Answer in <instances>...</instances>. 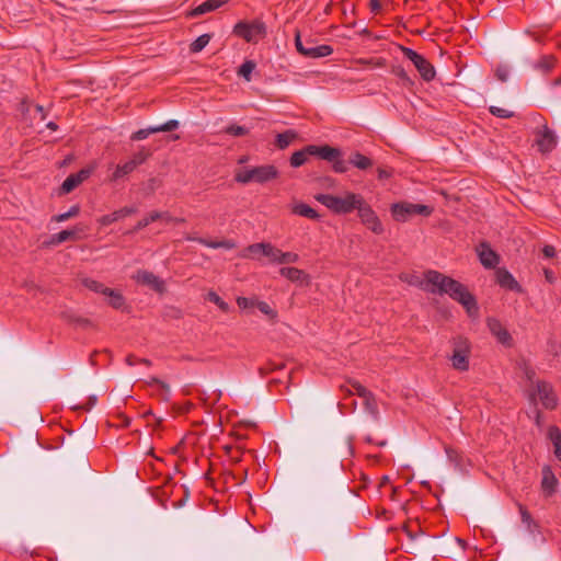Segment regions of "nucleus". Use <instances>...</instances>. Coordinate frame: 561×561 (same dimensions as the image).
I'll list each match as a JSON object with an SVG mask.
<instances>
[{
	"instance_id": "nucleus-1",
	"label": "nucleus",
	"mask_w": 561,
	"mask_h": 561,
	"mask_svg": "<svg viewBox=\"0 0 561 561\" xmlns=\"http://www.w3.org/2000/svg\"><path fill=\"white\" fill-rule=\"evenodd\" d=\"M420 287L432 294L448 295L451 299L463 306L470 318L478 317L479 308L473 295L458 280L437 271L430 270L424 274V283Z\"/></svg>"
},
{
	"instance_id": "nucleus-2",
	"label": "nucleus",
	"mask_w": 561,
	"mask_h": 561,
	"mask_svg": "<svg viewBox=\"0 0 561 561\" xmlns=\"http://www.w3.org/2000/svg\"><path fill=\"white\" fill-rule=\"evenodd\" d=\"M314 198L332 213L346 215L352 213L354 209H357V207L362 205L360 202L364 197L357 193L345 192L343 196L317 194Z\"/></svg>"
},
{
	"instance_id": "nucleus-3",
	"label": "nucleus",
	"mask_w": 561,
	"mask_h": 561,
	"mask_svg": "<svg viewBox=\"0 0 561 561\" xmlns=\"http://www.w3.org/2000/svg\"><path fill=\"white\" fill-rule=\"evenodd\" d=\"M278 176V171L274 165L266 164L255 168H245L236 173L234 180L241 184L251 182L264 184Z\"/></svg>"
},
{
	"instance_id": "nucleus-4",
	"label": "nucleus",
	"mask_w": 561,
	"mask_h": 561,
	"mask_svg": "<svg viewBox=\"0 0 561 561\" xmlns=\"http://www.w3.org/2000/svg\"><path fill=\"white\" fill-rule=\"evenodd\" d=\"M150 157V152L141 149L138 152L134 153L133 157L124 162L118 163L113 173L110 176L111 182H118L119 180H123L127 178L130 173H133L137 167L141 165L147 161V159Z\"/></svg>"
},
{
	"instance_id": "nucleus-5",
	"label": "nucleus",
	"mask_w": 561,
	"mask_h": 561,
	"mask_svg": "<svg viewBox=\"0 0 561 561\" xmlns=\"http://www.w3.org/2000/svg\"><path fill=\"white\" fill-rule=\"evenodd\" d=\"M454 350L450 356L451 366L459 371L469 369L470 343L465 337H457L453 342Z\"/></svg>"
},
{
	"instance_id": "nucleus-6",
	"label": "nucleus",
	"mask_w": 561,
	"mask_h": 561,
	"mask_svg": "<svg viewBox=\"0 0 561 561\" xmlns=\"http://www.w3.org/2000/svg\"><path fill=\"white\" fill-rule=\"evenodd\" d=\"M233 33L247 42H254L266 35V25L259 20L252 21L251 23L241 21L234 25Z\"/></svg>"
},
{
	"instance_id": "nucleus-7",
	"label": "nucleus",
	"mask_w": 561,
	"mask_h": 561,
	"mask_svg": "<svg viewBox=\"0 0 561 561\" xmlns=\"http://www.w3.org/2000/svg\"><path fill=\"white\" fill-rule=\"evenodd\" d=\"M392 217L397 221H407L413 215L430 216L432 208L426 205L411 204V203H397L391 206Z\"/></svg>"
},
{
	"instance_id": "nucleus-8",
	"label": "nucleus",
	"mask_w": 561,
	"mask_h": 561,
	"mask_svg": "<svg viewBox=\"0 0 561 561\" xmlns=\"http://www.w3.org/2000/svg\"><path fill=\"white\" fill-rule=\"evenodd\" d=\"M402 51L412 61L423 80L432 81L435 78V68L425 57L408 47H402Z\"/></svg>"
},
{
	"instance_id": "nucleus-9",
	"label": "nucleus",
	"mask_w": 561,
	"mask_h": 561,
	"mask_svg": "<svg viewBox=\"0 0 561 561\" xmlns=\"http://www.w3.org/2000/svg\"><path fill=\"white\" fill-rule=\"evenodd\" d=\"M360 204L362 205L357 207V211L362 224L365 225L374 233L381 234L383 232V226L375 210L366 203L364 198L362 199Z\"/></svg>"
},
{
	"instance_id": "nucleus-10",
	"label": "nucleus",
	"mask_w": 561,
	"mask_h": 561,
	"mask_svg": "<svg viewBox=\"0 0 561 561\" xmlns=\"http://www.w3.org/2000/svg\"><path fill=\"white\" fill-rule=\"evenodd\" d=\"M536 399L540 401L543 408L549 410H553L558 404L552 387L545 381H538L535 390L530 393V400L535 401Z\"/></svg>"
},
{
	"instance_id": "nucleus-11",
	"label": "nucleus",
	"mask_w": 561,
	"mask_h": 561,
	"mask_svg": "<svg viewBox=\"0 0 561 561\" xmlns=\"http://www.w3.org/2000/svg\"><path fill=\"white\" fill-rule=\"evenodd\" d=\"M536 144L539 151L542 153L551 152L557 147V136L547 124H543L541 128L536 131Z\"/></svg>"
},
{
	"instance_id": "nucleus-12",
	"label": "nucleus",
	"mask_w": 561,
	"mask_h": 561,
	"mask_svg": "<svg viewBox=\"0 0 561 561\" xmlns=\"http://www.w3.org/2000/svg\"><path fill=\"white\" fill-rule=\"evenodd\" d=\"M295 45H296L297 50L301 55H304L306 57H310V58L325 57V56L331 55L333 51V48L330 45H319V46L304 45L299 32L296 33Z\"/></svg>"
},
{
	"instance_id": "nucleus-13",
	"label": "nucleus",
	"mask_w": 561,
	"mask_h": 561,
	"mask_svg": "<svg viewBox=\"0 0 561 561\" xmlns=\"http://www.w3.org/2000/svg\"><path fill=\"white\" fill-rule=\"evenodd\" d=\"M133 278L137 283L146 285L159 294H162L165 290L164 282L149 271H146V270L137 271V273L133 276Z\"/></svg>"
},
{
	"instance_id": "nucleus-14",
	"label": "nucleus",
	"mask_w": 561,
	"mask_h": 561,
	"mask_svg": "<svg viewBox=\"0 0 561 561\" xmlns=\"http://www.w3.org/2000/svg\"><path fill=\"white\" fill-rule=\"evenodd\" d=\"M179 125H180L179 121L170 119V121L165 122L164 124L137 130L136 133H134L131 135V139L133 140H142V139H146L150 134L174 130L179 127Z\"/></svg>"
},
{
	"instance_id": "nucleus-15",
	"label": "nucleus",
	"mask_w": 561,
	"mask_h": 561,
	"mask_svg": "<svg viewBox=\"0 0 561 561\" xmlns=\"http://www.w3.org/2000/svg\"><path fill=\"white\" fill-rule=\"evenodd\" d=\"M477 253L481 264L485 268H493L500 262V256L485 242L479 244V247L477 248Z\"/></svg>"
},
{
	"instance_id": "nucleus-16",
	"label": "nucleus",
	"mask_w": 561,
	"mask_h": 561,
	"mask_svg": "<svg viewBox=\"0 0 561 561\" xmlns=\"http://www.w3.org/2000/svg\"><path fill=\"white\" fill-rule=\"evenodd\" d=\"M91 174V170L82 169L78 173L70 174L61 184L60 193L68 194L79 186Z\"/></svg>"
},
{
	"instance_id": "nucleus-17",
	"label": "nucleus",
	"mask_w": 561,
	"mask_h": 561,
	"mask_svg": "<svg viewBox=\"0 0 561 561\" xmlns=\"http://www.w3.org/2000/svg\"><path fill=\"white\" fill-rule=\"evenodd\" d=\"M307 150L309 151V154L311 156H318L323 160H327L329 162H333L336 160V158H340L342 156L340 149L330 147L328 145L325 146H307Z\"/></svg>"
},
{
	"instance_id": "nucleus-18",
	"label": "nucleus",
	"mask_w": 561,
	"mask_h": 561,
	"mask_svg": "<svg viewBox=\"0 0 561 561\" xmlns=\"http://www.w3.org/2000/svg\"><path fill=\"white\" fill-rule=\"evenodd\" d=\"M497 284L506 289L522 293V286L506 268H497L495 272Z\"/></svg>"
},
{
	"instance_id": "nucleus-19",
	"label": "nucleus",
	"mask_w": 561,
	"mask_h": 561,
	"mask_svg": "<svg viewBox=\"0 0 561 561\" xmlns=\"http://www.w3.org/2000/svg\"><path fill=\"white\" fill-rule=\"evenodd\" d=\"M279 274L290 282L300 284V285H309L310 284V276L304 272L302 270H299L297 267H282L279 270Z\"/></svg>"
},
{
	"instance_id": "nucleus-20",
	"label": "nucleus",
	"mask_w": 561,
	"mask_h": 561,
	"mask_svg": "<svg viewBox=\"0 0 561 561\" xmlns=\"http://www.w3.org/2000/svg\"><path fill=\"white\" fill-rule=\"evenodd\" d=\"M488 328L491 333L496 336L497 341L502 344L508 345L512 337L507 330L496 319H488Z\"/></svg>"
},
{
	"instance_id": "nucleus-21",
	"label": "nucleus",
	"mask_w": 561,
	"mask_h": 561,
	"mask_svg": "<svg viewBox=\"0 0 561 561\" xmlns=\"http://www.w3.org/2000/svg\"><path fill=\"white\" fill-rule=\"evenodd\" d=\"M558 480L549 466L542 469L541 488L546 495H551L556 492Z\"/></svg>"
},
{
	"instance_id": "nucleus-22",
	"label": "nucleus",
	"mask_w": 561,
	"mask_h": 561,
	"mask_svg": "<svg viewBox=\"0 0 561 561\" xmlns=\"http://www.w3.org/2000/svg\"><path fill=\"white\" fill-rule=\"evenodd\" d=\"M137 211V209L135 207H123L118 210H115L113 211L112 214H107V215H104L102 216L100 219H99V222L102 225V226H108L124 217H127V216H130L133 214H135Z\"/></svg>"
},
{
	"instance_id": "nucleus-23",
	"label": "nucleus",
	"mask_w": 561,
	"mask_h": 561,
	"mask_svg": "<svg viewBox=\"0 0 561 561\" xmlns=\"http://www.w3.org/2000/svg\"><path fill=\"white\" fill-rule=\"evenodd\" d=\"M229 0H206L196 8H194L188 15L190 16H198L211 11H215L226 4Z\"/></svg>"
},
{
	"instance_id": "nucleus-24",
	"label": "nucleus",
	"mask_w": 561,
	"mask_h": 561,
	"mask_svg": "<svg viewBox=\"0 0 561 561\" xmlns=\"http://www.w3.org/2000/svg\"><path fill=\"white\" fill-rule=\"evenodd\" d=\"M186 240L197 241L198 243H201V244H203V245H205L207 248H211V249L222 248V249L230 250V249H233L236 247L234 242L231 241V240L209 241V240H206V239H203V238H193V236L186 237Z\"/></svg>"
},
{
	"instance_id": "nucleus-25",
	"label": "nucleus",
	"mask_w": 561,
	"mask_h": 561,
	"mask_svg": "<svg viewBox=\"0 0 561 561\" xmlns=\"http://www.w3.org/2000/svg\"><path fill=\"white\" fill-rule=\"evenodd\" d=\"M291 213L314 220L320 218V215L317 213V210L305 203L294 204L291 206Z\"/></svg>"
},
{
	"instance_id": "nucleus-26",
	"label": "nucleus",
	"mask_w": 561,
	"mask_h": 561,
	"mask_svg": "<svg viewBox=\"0 0 561 561\" xmlns=\"http://www.w3.org/2000/svg\"><path fill=\"white\" fill-rule=\"evenodd\" d=\"M548 437L551 440L556 457L561 461V431L552 425L548 428Z\"/></svg>"
},
{
	"instance_id": "nucleus-27",
	"label": "nucleus",
	"mask_w": 561,
	"mask_h": 561,
	"mask_svg": "<svg viewBox=\"0 0 561 561\" xmlns=\"http://www.w3.org/2000/svg\"><path fill=\"white\" fill-rule=\"evenodd\" d=\"M350 163L359 170H367L373 167V160L360 152L352 153Z\"/></svg>"
},
{
	"instance_id": "nucleus-28",
	"label": "nucleus",
	"mask_w": 561,
	"mask_h": 561,
	"mask_svg": "<svg viewBox=\"0 0 561 561\" xmlns=\"http://www.w3.org/2000/svg\"><path fill=\"white\" fill-rule=\"evenodd\" d=\"M78 232H79L78 229L62 230V231H60L58 233L53 234L50 240L47 242V244H49V245L60 244L62 242H66L69 239L76 238V234Z\"/></svg>"
},
{
	"instance_id": "nucleus-29",
	"label": "nucleus",
	"mask_w": 561,
	"mask_h": 561,
	"mask_svg": "<svg viewBox=\"0 0 561 561\" xmlns=\"http://www.w3.org/2000/svg\"><path fill=\"white\" fill-rule=\"evenodd\" d=\"M104 296L107 297L108 305L115 309L122 308L125 304V299L118 290L107 287L106 290L104 291Z\"/></svg>"
},
{
	"instance_id": "nucleus-30",
	"label": "nucleus",
	"mask_w": 561,
	"mask_h": 561,
	"mask_svg": "<svg viewBox=\"0 0 561 561\" xmlns=\"http://www.w3.org/2000/svg\"><path fill=\"white\" fill-rule=\"evenodd\" d=\"M297 137V134L294 131V130H286L282 134H278L276 136V146L279 148V149H285L287 148L293 141L294 139Z\"/></svg>"
},
{
	"instance_id": "nucleus-31",
	"label": "nucleus",
	"mask_w": 561,
	"mask_h": 561,
	"mask_svg": "<svg viewBox=\"0 0 561 561\" xmlns=\"http://www.w3.org/2000/svg\"><path fill=\"white\" fill-rule=\"evenodd\" d=\"M164 216H165V214H162L161 211H151L147 217L142 218L141 220H139L137 222V225L134 227L131 232L141 230L145 227H147L149 224H151L156 220H159L160 218H163Z\"/></svg>"
},
{
	"instance_id": "nucleus-32",
	"label": "nucleus",
	"mask_w": 561,
	"mask_h": 561,
	"mask_svg": "<svg viewBox=\"0 0 561 561\" xmlns=\"http://www.w3.org/2000/svg\"><path fill=\"white\" fill-rule=\"evenodd\" d=\"M81 284L84 288L91 290V291H94V293H100L102 295H104V291L106 290V286H104L102 283L93 279V278H90V277H84L81 279Z\"/></svg>"
},
{
	"instance_id": "nucleus-33",
	"label": "nucleus",
	"mask_w": 561,
	"mask_h": 561,
	"mask_svg": "<svg viewBox=\"0 0 561 561\" xmlns=\"http://www.w3.org/2000/svg\"><path fill=\"white\" fill-rule=\"evenodd\" d=\"M211 36L209 34H203L198 36L191 45L190 50L193 54L202 51L209 43Z\"/></svg>"
},
{
	"instance_id": "nucleus-34",
	"label": "nucleus",
	"mask_w": 561,
	"mask_h": 561,
	"mask_svg": "<svg viewBox=\"0 0 561 561\" xmlns=\"http://www.w3.org/2000/svg\"><path fill=\"white\" fill-rule=\"evenodd\" d=\"M262 248L265 250L264 256L268 257L271 263L280 264L282 250L271 243Z\"/></svg>"
},
{
	"instance_id": "nucleus-35",
	"label": "nucleus",
	"mask_w": 561,
	"mask_h": 561,
	"mask_svg": "<svg viewBox=\"0 0 561 561\" xmlns=\"http://www.w3.org/2000/svg\"><path fill=\"white\" fill-rule=\"evenodd\" d=\"M310 156L307 147L302 150L296 151L290 157V165L298 168L307 161V157Z\"/></svg>"
},
{
	"instance_id": "nucleus-36",
	"label": "nucleus",
	"mask_w": 561,
	"mask_h": 561,
	"mask_svg": "<svg viewBox=\"0 0 561 561\" xmlns=\"http://www.w3.org/2000/svg\"><path fill=\"white\" fill-rule=\"evenodd\" d=\"M206 299L215 304L224 312H228L230 310V306L224 301L214 290H209L207 293Z\"/></svg>"
},
{
	"instance_id": "nucleus-37",
	"label": "nucleus",
	"mask_w": 561,
	"mask_h": 561,
	"mask_svg": "<svg viewBox=\"0 0 561 561\" xmlns=\"http://www.w3.org/2000/svg\"><path fill=\"white\" fill-rule=\"evenodd\" d=\"M255 64L252 60H247L240 66L238 75L243 77L247 81H250L251 73L253 72Z\"/></svg>"
},
{
	"instance_id": "nucleus-38",
	"label": "nucleus",
	"mask_w": 561,
	"mask_h": 561,
	"mask_svg": "<svg viewBox=\"0 0 561 561\" xmlns=\"http://www.w3.org/2000/svg\"><path fill=\"white\" fill-rule=\"evenodd\" d=\"M80 211V208L78 205H73L70 207V209L66 213L56 215L53 217V220L56 222H62L65 220H68L69 218L76 217Z\"/></svg>"
},
{
	"instance_id": "nucleus-39",
	"label": "nucleus",
	"mask_w": 561,
	"mask_h": 561,
	"mask_svg": "<svg viewBox=\"0 0 561 561\" xmlns=\"http://www.w3.org/2000/svg\"><path fill=\"white\" fill-rule=\"evenodd\" d=\"M256 308L271 320H275L277 318V312L265 301H256Z\"/></svg>"
},
{
	"instance_id": "nucleus-40",
	"label": "nucleus",
	"mask_w": 561,
	"mask_h": 561,
	"mask_svg": "<svg viewBox=\"0 0 561 561\" xmlns=\"http://www.w3.org/2000/svg\"><path fill=\"white\" fill-rule=\"evenodd\" d=\"M225 133L234 137H241L248 135L249 129L243 126L232 124L225 128Z\"/></svg>"
},
{
	"instance_id": "nucleus-41",
	"label": "nucleus",
	"mask_w": 561,
	"mask_h": 561,
	"mask_svg": "<svg viewBox=\"0 0 561 561\" xmlns=\"http://www.w3.org/2000/svg\"><path fill=\"white\" fill-rule=\"evenodd\" d=\"M365 400V405L367 411L374 416L378 413L377 402L374 394L370 392L367 397L363 398Z\"/></svg>"
},
{
	"instance_id": "nucleus-42",
	"label": "nucleus",
	"mask_w": 561,
	"mask_h": 561,
	"mask_svg": "<svg viewBox=\"0 0 561 561\" xmlns=\"http://www.w3.org/2000/svg\"><path fill=\"white\" fill-rule=\"evenodd\" d=\"M490 113L500 118H510L514 115V113L507 108L499 107V106H490Z\"/></svg>"
},
{
	"instance_id": "nucleus-43",
	"label": "nucleus",
	"mask_w": 561,
	"mask_h": 561,
	"mask_svg": "<svg viewBox=\"0 0 561 561\" xmlns=\"http://www.w3.org/2000/svg\"><path fill=\"white\" fill-rule=\"evenodd\" d=\"M522 522L527 526L528 530L531 531V526L535 525L531 515L522 504H518Z\"/></svg>"
},
{
	"instance_id": "nucleus-44",
	"label": "nucleus",
	"mask_w": 561,
	"mask_h": 561,
	"mask_svg": "<svg viewBox=\"0 0 561 561\" xmlns=\"http://www.w3.org/2000/svg\"><path fill=\"white\" fill-rule=\"evenodd\" d=\"M256 301H259V300L254 299V298H248V297H238L237 298V305L241 309H248V308L256 307Z\"/></svg>"
},
{
	"instance_id": "nucleus-45",
	"label": "nucleus",
	"mask_w": 561,
	"mask_h": 561,
	"mask_svg": "<svg viewBox=\"0 0 561 561\" xmlns=\"http://www.w3.org/2000/svg\"><path fill=\"white\" fill-rule=\"evenodd\" d=\"M332 168L336 173H345L348 170L346 161L341 157L332 162Z\"/></svg>"
},
{
	"instance_id": "nucleus-46",
	"label": "nucleus",
	"mask_w": 561,
	"mask_h": 561,
	"mask_svg": "<svg viewBox=\"0 0 561 561\" xmlns=\"http://www.w3.org/2000/svg\"><path fill=\"white\" fill-rule=\"evenodd\" d=\"M351 387L353 388V393H356L357 396L365 398L367 397L370 391L367 390L364 386H362L357 381H351Z\"/></svg>"
},
{
	"instance_id": "nucleus-47",
	"label": "nucleus",
	"mask_w": 561,
	"mask_h": 561,
	"mask_svg": "<svg viewBox=\"0 0 561 561\" xmlns=\"http://www.w3.org/2000/svg\"><path fill=\"white\" fill-rule=\"evenodd\" d=\"M299 260V255L294 252H283L280 255V264L296 263Z\"/></svg>"
},
{
	"instance_id": "nucleus-48",
	"label": "nucleus",
	"mask_w": 561,
	"mask_h": 561,
	"mask_svg": "<svg viewBox=\"0 0 561 561\" xmlns=\"http://www.w3.org/2000/svg\"><path fill=\"white\" fill-rule=\"evenodd\" d=\"M267 243L265 242H260V243H254V244H251L249 245L247 249H245V252L250 253V254H263L265 253V250L261 247H266Z\"/></svg>"
},
{
	"instance_id": "nucleus-49",
	"label": "nucleus",
	"mask_w": 561,
	"mask_h": 561,
	"mask_svg": "<svg viewBox=\"0 0 561 561\" xmlns=\"http://www.w3.org/2000/svg\"><path fill=\"white\" fill-rule=\"evenodd\" d=\"M400 279L410 285H414V286H419V287H420V283H424V279L421 280L417 276L409 275V274H401Z\"/></svg>"
},
{
	"instance_id": "nucleus-50",
	"label": "nucleus",
	"mask_w": 561,
	"mask_h": 561,
	"mask_svg": "<svg viewBox=\"0 0 561 561\" xmlns=\"http://www.w3.org/2000/svg\"><path fill=\"white\" fill-rule=\"evenodd\" d=\"M392 72L394 76L400 78L402 81L411 83L410 77L408 76L407 71L402 67L393 68Z\"/></svg>"
},
{
	"instance_id": "nucleus-51",
	"label": "nucleus",
	"mask_w": 561,
	"mask_h": 561,
	"mask_svg": "<svg viewBox=\"0 0 561 561\" xmlns=\"http://www.w3.org/2000/svg\"><path fill=\"white\" fill-rule=\"evenodd\" d=\"M147 383H148L149 386L158 385V386H160V387H161L165 392H169V390H170L169 385H167L164 381H162V380H160V379H158V378H156V377H151L149 380H147Z\"/></svg>"
},
{
	"instance_id": "nucleus-52",
	"label": "nucleus",
	"mask_w": 561,
	"mask_h": 561,
	"mask_svg": "<svg viewBox=\"0 0 561 561\" xmlns=\"http://www.w3.org/2000/svg\"><path fill=\"white\" fill-rule=\"evenodd\" d=\"M377 173H378V179L379 180H388L392 176V170L391 169H383V168H379L377 170Z\"/></svg>"
},
{
	"instance_id": "nucleus-53",
	"label": "nucleus",
	"mask_w": 561,
	"mask_h": 561,
	"mask_svg": "<svg viewBox=\"0 0 561 561\" xmlns=\"http://www.w3.org/2000/svg\"><path fill=\"white\" fill-rule=\"evenodd\" d=\"M542 253L546 257H553L556 255V249L552 245H545L542 249Z\"/></svg>"
},
{
	"instance_id": "nucleus-54",
	"label": "nucleus",
	"mask_w": 561,
	"mask_h": 561,
	"mask_svg": "<svg viewBox=\"0 0 561 561\" xmlns=\"http://www.w3.org/2000/svg\"><path fill=\"white\" fill-rule=\"evenodd\" d=\"M496 77L499 78V80L504 82L507 80L508 73L505 69H497Z\"/></svg>"
},
{
	"instance_id": "nucleus-55",
	"label": "nucleus",
	"mask_w": 561,
	"mask_h": 561,
	"mask_svg": "<svg viewBox=\"0 0 561 561\" xmlns=\"http://www.w3.org/2000/svg\"><path fill=\"white\" fill-rule=\"evenodd\" d=\"M367 65L382 67V66H385V60L383 59H377V60L370 59V60H367Z\"/></svg>"
},
{
	"instance_id": "nucleus-56",
	"label": "nucleus",
	"mask_w": 561,
	"mask_h": 561,
	"mask_svg": "<svg viewBox=\"0 0 561 561\" xmlns=\"http://www.w3.org/2000/svg\"><path fill=\"white\" fill-rule=\"evenodd\" d=\"M137 363H138V359H137L134 355H128V356L126 357V364H127L128 366H134V365H136Z\"/></svg>"
},
{
	"instance_id": "nucleus-57",
	"label": "nucleus",
	"mask_w": 561,
	"mask_h": 561,
	"mask_svg": "<svg viewBox=\"0 0 561 561\" xmlns=\"http://www.w3.org/2000/svg\"><path fill=\"white\" fill-rule=\"evenodd\" d=\"M20 110L23 114L27 113L30 111V106H28V103L26 100H23L21 102V106H20Z\"/></svg>"
},
{
	"instance_id": "nucleus-58",
	"label": "nucleus",
	"mask_w": 561,
	"mask_h": 561,
	"mask_svg": "<svg viewBox=\"0 0 561 561\" xmlns=\"http://www.w3.org/2000/svg\"><path fill=\"white\" fill-rule=\"evenodd\" d=\"M545 276H546V279L549 282V283H553L554 280V276H553V273L549 270H545Z\"/></svg>"
},
{
	"instance_id": "nucleus-59",
	"label": "nucleus",
	"mask_w": 561,
	"mask_h": 561,
	"mask_svg": "<svg viewBox=\"0 0 561 561\" xmlns=\"http://www.w3.org/2000/svg\"><path fill=\"white\" fill-rule=\"evenodd\" d=\"M341 390L348 394H353V388L351 387V382L348 383V386L342 385Z\"/></svg>"
},
{
	"instance_id": "nucleus-60",
	"label": "nucleus",
	"mask_w": 561,
	"mask_h": 561,
	"mask_svg": "<svg viewBox=\"0 0 561 561\" xmlns=\"http://www.w3.org/2000/svg\"><path fill=\"white\" fill-rule=\"evenodd\" d=\"M370 8L373 11H377L380 9V4L378 0H370Z\"/></svg>"
},
{
	"instance_id": "nucleus-61",
	"label": "nucleus",
	"mask_w": 561,
	"mask_h": 561,
	"mask_svg": "<svg viewBox=\"0 0 561 561\" xmlns=\"http://www.w3.org/2000/svg\"><path fill=\"white\" fill-rule=\"evenodd\" d=\"M35 108L38 113H41V119H45L44 107L42 105H36Z\"/></svg>"
},
{
	"instance_id": "nucleus-62",
	"label": "nucleus",
	"mask_w": 561,
	"mask_h": 561,
	"mask_svg": "<svg viewBox=\"0 0 561 561\" xmlns=\"http://www.w3.org/2000/svg\"><path fill=\"white\" fill-rule=\"evenodd\" d=\"M148 184H149L150 190L153 191L156 185H157V180L156 179H150Z\"/></svg>"
},
{
	"instance_id": "nucleus-63",
	"label": "nucleus",
	"mask_w": 561,
	"mask_h": 561,
	"mask_svg": "<svg viewBox=\"0 0 561 561\" xmlns=\"http://www.w3.org/2000/svg\"><path fill=\"white\" fill-rule=\"evenodd\" d=\"M138 363L144 364L146 366H150L151 365V362L149 359H147V358L138 359Z\"/></svg>"
},
{
	"instance_id": "nucleus-64",
	"label": "nucleus",
	"mask_w": 561,
	"mask_h": 561,
	"mask_svg": "<svg viewBox=\"0 0 561 561\" xmlns=\"http://www.w3.org/2000/svg\"><path fill=\"white\" fill-rule=\"evenodd\" d=\"M164 214H165V216L162 219L168 221V222H172L173 221V217H171L168 213H164Z\"/></svg>"
}]
</instances>
